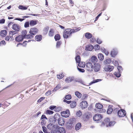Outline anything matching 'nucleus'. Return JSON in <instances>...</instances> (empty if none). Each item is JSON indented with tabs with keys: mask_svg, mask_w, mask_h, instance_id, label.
<instances>
[{
	"mask_svg": "<svg viewBox=\"0 0 133 133\" xmlns=\"http://www.w3.org/2000/svg\"><path fill=\"white\" fill-rule=\"evenodd\" d=\"M70 31L69 29H66L63 34V36L64 38H67L71 36V34Z\"/></svg>",
	"mask_w": 133,
	"mask_h": 133,
	"instance_id": "f257e3e1",
	"label": "nucleus"
},
{
	"mask_svg": "<svg viewBox=\"0 0 133 133\" xmlns=\"http://www.w3.org/2000/svg\"><path fill=\"white\" fill-rule=\"evenodd\" d=\"M126 114L125 111L123 109H122L118 111V115L119 117L124 116Z\"/></svg>",
	"mask_w": 133,
	"mask_h": 133,
	"instance_id": "f03ea898",
	"label": "nucleus"
},
{
	"mask_svg": "<svg viewBox=\"0 0 133 133\" xmlns=\"http://www.w3.org/2000/svg\"><path fill=\"white\" fill-rule=\"evenodd\" d=\"M86 66L87 70L89 71H91L93 68V65L90 62L86 63Z\"/></svg>",
	"mask_w": 133,
	"mask_h": 133,
	"instance_id": "7ed1b4c3",
	"label": "nucleus"
},
{
	"mask_svg": "<svg viewBox=\"0 0 133 133\" xmlns=\"http://www.w3.org/2000/svg\"><path fill=\"white\" fill-rule=\"evenodd\" d=\"M61 115L62 116L65 118L68 117L70 115V112L69 110H67L65 111L62 112H61Z\"/></svg>",
	"mask_w": 133,
	"mask_h": 133,
	"instance_id": "20e7f679",
	"label": "nucleus"
},
{
	"mask_svg": "<svg viewBox=\"0 0 133 133\" xmlns=\"http://www.w3.org/2000/svg\"><path fill=\"white\" fill-rule=\"evenodd\" d=\"M102 117L101 114H96L93 117V119L95 121H97L100 120Z\"/></svg>",
	"mask_w": 133,
	"mask_h": 133,
	"instance_id": "39448f33",
	"label": "nucleus"
},
{
	"mask_svg": "<svg viewBox=\"0 0 133 133\" xmlns=\"http://www.w3.org/2000/svg\"><path fill=\"white\" fill-rule=\"evenodd\" d=\"M88 104L87 101H84L80 103V107L82 109H84L88 106Z\"/></svg>",
	"mask_w": 133,
	"mask_h": 133,
	"instance_id": "423d86ee",
	"label": "nucleus"
},
{
	"mask_svg": "<svg viewBox=\"0 0 133 133\" xmlns=\"http://www.w3.org/2000/svg\"><path fill=\"white\" fill-rule=\"evenodd\" d=\"M114 68V67L112 66L108 65L105 66L104 69L105 71L110 72Z\"/></svg>",
	"mask_w": 133,
	"mask_h": 133,
	"instance_id": "0eeeda50",
	"label": "nucleus"
},
{
	"mask_svg": "<svg viewBox=\"0 0 133 133\" xmlns=\"http://www.w3.org/2000/svg\"><path fill=\"white\" fill-rule=\"evenodd\" d=\"M38 29L36 28H32L30 29L29 33L30 34L34 35L38 32Z\"/></svg>",
	"mask_w": 133,
	"mask_h": 133,
	"instance_id": "6e6552de",
	"label": "nucleus"
},
{
	"mask_svg": "<svg viewBox=\"0 0 133 133\" xmlns=\"http://www.w3.org/2000/svg\"><path fill=\"white\" fill-rule=\"evenodd\" d=\"M12 28L13 30L16 31H19L21 29V27L19 25L16 24H14L12 25Z\"/></svg>",
	"mask_w": 133,
	"mask_h": 133,
	"instance_id": "1a4fd4ad",
	"label": "nucleus"
},
{
	"mask_svg": "<svg viewBox=\"0 0 133 133\" xmlns=\"http://www.w3.org/2000/svg\"><path fill=\"white\" fill-rule=\"evenodd\" d=\"M97 61L98 59L97 57L95 56H92L90 60V62L94 64H95Z\"/></svg>",
	"mask_w": 133,
	"mask_h": 133,
	"instance_id": "9d476101",
	"label": "nucleus"
},
{
	"mask_svg": "<svg viewBox=\"0 0 133 133\" xmlns=\"http://www.w3.org/2000/svg\"><path fill=\"white\" fill-rule=\"evenodd\" d=\"M24 38L22 36L20 35L16 36L15 38V40L16 42H19L22 41Z\"/></svg>",
	"mask_w": 133,
	"mask_h": 133,
	"instance_id": "9b49d317",
	"label": "nucleus"
},
{
	"mask_svg": "<svg viewBox=\"0 0 133 133\" xmlns=\"http://www.w3.org/2000/svg\"><path fill=\"white\" fill-rule=\"evenodd\" d=\"M56 126L52 123H50L48 124L47 126V129L51 130H52L55 129L56 128Z\"/></svg>",
	"mask_w": 133,
	"mask_h": 133,
	"instance_id": "f8f14e48",
	"label": "nucleus"
},
{
	"mask_svg": "<svg viewBox=\"0 0 133 133\" xmlns=\"http://www.w3.org/2000/svg\"><path fill=\"white\" fill-rule=\"evenodd\" d=\"M61 117L59 114H56L53 117V118H54V122H57Z\"/></svg>",
	"mask_w": 133,
	"mask_h": 133,
	"instance_id": "ddd939ff",
	"label": "nucleus"
},
{
	"mask_svg": "<svg viewBox=\"0 0 133 133\" xmlns=\"http://www.w3.org/2000/svg\"><path fill=\"white\" fill-rule=\"evenodd\" d=\"M117 53V49L116 48L113 49L111 51V55L112 57H114Z\"/></svg>",
	"mask_w": 133,
	"mask_h": 133,
	"instance_id": "4468645a",
	"label": "nucleus"
},
{
	"mask_svg": "<svg viewBox=\"0 0 133 133\" xmlns=\"http://www.w3.org/2000/svg\"><path fill=\"white\" fill-rule=\"evenodd\" d=\"M94 70L95 72L98 71L100 70V65L99 64L97 63L96 64H94Z\"/></svg>",
	"mask_w": 133,
	"mask_h": 133,
	"instance_id": "2eb2a0df",
	"label": "nucleus"
},
{
	"mask_svg": "<svg viewBox=\"0 0 133 133\" xmlns=\"http://www.w3.org/2000/svg\"><path fill=\"white\" fill-rule=\"evenodd\" d=\"M73 76H69L67 77L65 79V81L66 83H69L72 81Z\"/></svg>",
	"mask_w": 133,
	"mask_h": 133,
	"instance_id": "dca6fc26",
	"label": "nucleus"
},
{
	"mask_svg": "<svg viewBox=\"0 0 133 133\" xmlns=\"http://www.w3.org/2000/svg\"><path fill=\"white\" fill-rule=\"evenodd\" d=\"M59 131H57L55 132H53V133H65V130L64 128L63 127H59L58 129Z\"/></svg>",
	"mask_w": 133,
	"mask_h": 133,
	"instance_id": "f3484780",
	"label": "nucleus"
},
{
	"mask_svg": "<svg viewBox=\"0 0 133 133\" xmlns=\"http://www.w3.org/2000/svg\"><path fill=\"white\" fill-rule=\"evenodd\" d=\"M94 49L93 46L91 45H88L86 46L85 50L89 51H92Z\"/></svg>",
	"mask_w": 133,
	"mask_h": 133,
	"instance_id": "a211bd4d",
	"label": "nucleus"
},
{
	"mask_svg": "<svg viewBox=\"0 0 133 133\" xmlns=\"http://www.w3.org/2000/svg\"><path fill=\"white\" fill-rule=\"evenodd\" d=\"M48 35L50 37H53L54 35V30L52 29H50Z\"/></svg>",
	"mask_w": 133,
	"mask_h": 133,
	"instance_id": "6ab92c4d",
	"label": "nucleus"
},
{
	"mask_svg": "<svg viewBox=\"0 0 133 133\" xmlns=\"http://www.w3.org/2000/svg\"><path fill=\"white\" fill-rule=\"evenodd\" d=\"M84 116L85 117V119H89L92 117L91 113L90 112H87L85 114Z\"/></svg>",
	"mask_w": 133,
	"mask_h": 133,
	"instance_id": "aec40b11",
	"label": "nucleus"
},
{
	"mask_svg": "<svg viewBox=\"0 0 133 133\" xmlns=\"http://www.w3.org/2000/svg\"><path fill=\"white\" fill-rule=\"evenodd\" d=\"M59 125L61 126L63 125L65 123V121L64 119L62 117H61L60 119L58 120L57 122Z\"/></svg>",
	"mask_w": 133,
	"mask_h": 133,
	"instance_id": "412c9836",
	"label": "nucleus"
},
{
	"mask_svg": "<svg viewBox=\"0 0 133 133\" xmlns=\"http://www.w3.org/2000/svg\"><path fill=\"white\" fill-rule=\"evenodd\" d=\"M37 21L36 20H31L30 21V25L31 26H33L36 25L37 24Z\"/></svg>",
	"mask_w": 133,
	"mask_h": 133,
	"instance_id": "4be33fe9",
	"label": "nucleus"
},
{
	"mask_svg": "<svg viewBox=\"0 0 133 133\" xmlns=\"http://www.w3.org/2000/svg\"><path fill=\"white\" fill-rule=\"evenodd\" d=\"M7 34L6 31L5 30H3L1 31L0 32V35L3 37L5 36Z\"/></svg>",
	"mask_w": 133,
	"mask_h": 133,
	"instance_id": "5701e85b",
	"label": "nucleus"
},
{
	"mask_svg": "<svg viewBox=\"0 0 133 133\" xmlns=\"http://www.w3.org/2000/svg\"><path fill=\"white\" fill-rule=\"evenodd\" d=\"M61 88V85L60 84H58L54 89L52 91L53 92H55L56 90L59 89Z\"/></svg>",
	"mask_w": 133,
	"mask_h": 133,
	"instance_id": "b1692460",
	"label": "nucleus"
},
{
	"mask_svg": "<svg viewBox=\"0 0 133 133\" xmlns=\"http://www.w3.org/2000/svg\"><path fill=\"white\" fill-rule=\"evenodd\" d=\"M110 122V120L109 118H106L104 121L103 123L104 124H106V126L108 127V124Z\"/></svg>",
	"mask_w": 133,
	"mask_h": 133,
	"instance_id": "393cba45",
	"label": "nucleus"
},
{
	"mask_svg": "<svg viewBox=\"0 0 133 133\" xmlns=\"http://www.w3.org/2000/svg\"><path fill=\"white\" fill-rule=\"evenodd\" d=\"M98 58L100 61H102L104 59V56L101 53H99L98 55Z\"/></svg>",
	"mask_w": 133,
	"mask_h": 133,
	"instance_id": "a878e982",
	"label": "nucleus"
},
{
	"mask_svg": "<svg viewBox=\"0 0 133 133\" xmlns=\"http://www.w3.org/2000/svg\"><path fill=\"white\" fill-rule=\"evenodd\" d=\"M42 36L41 35H36L35 37L36 40L38 41H40L42 39Z\"/></svg>",
	"mask_w": 133,
	"mask_h": 133,
	"instance_id": "bb28decb",
	"label": "nucleus"
},
{
	"mask_svg": "<svg viewBox=\"0 0 133 133\" xmlns=\"http://www.w3.org/2000/svg\"><path fill=\"white\" fill-rule=\"evenodd\" d=\"M75 95L78 98H80L82 96V94L78 91H76L75 92Z\"/></svg>",
	"mask_w": 133,
	"mask_h": 133,
	"instance_id": "cd10ccee",
	"label": "nucleus"
},
{
	"mask_svg": "<svg viewBox=\"0 0 133 133\" xmlns=\"http://www.w3.org/2000/svg\"><path fill=\"white\" fill-rule=\"evenodd\" d=\"M81 127V124L80 123H77L75 126V129L76 130H78Z\"/></svg>",
	"mask_w": 133,
	"mask_h": 133,
	"instance_id": "c85d7f7f",
	"label": "nucleus"
},
{
	"mask_svg": "<svg viewBox=\"0 0 133 133\" xmlns=\"http://www.w3.org/2000/svg\"><path fill=\"white\" fill-rule=\"evenodd\" d=\"M85 36L88 39H90L92 37V35L90 33L87 32L85 34Z\"/></svg>",
	"mask_w": 133,
	"mask_h": 133,
	"instance_id": "c756f323",
	"label": "nucleus"
},
{
	"mask_svg": "<svg viewBox=\"0 0 133 133\" xmlns=\"http://www.w3.org/2000/svg\"><path fill=\"white\" fill-rule=\"evenodd\" d=\"M78 65L80 67L84 68L85 66V63L84 62H80L79 63Z\"/></svg>",
	"mask_w": 133,
	"mask_h": 133,
	"instance_id": "7c9ffc66",
	"label": "nucleus"
},
{
	"mask_svg": "<svg viewBox=\"0 0 133 133\" xmlns=\"http://www.w3.org/2000/svg\"><path fill=\"white\" fill-rule=\"evenodd\" d=\"M75 58L77 63H79L80 62L81 58L79 55H76Z\"/></svg>",
	"mask_w": 133,
	"mask_h": 133,
	"instance_id": "2f4dec72",
	"label": "nucleus"
},
{
	"mask_svg": "<svg viewBox=\"0 0 133 133\" xmlns=\"http://www.w3.org/2000/svg\"><path fill=\"white\" fill-rule=\"evenodd\" d=\"M111 62V60L109 58L106 59L105 61H104V64H109Z\"/></svg>",
	"mask_w": 133,
	"mask_h": 133,
	"instance_id": "473e14b6",
	"label": "nucleus"
},
{
	"mask_svg": "<svg viewBox=\"0 0 133 133\" xmlns=\"http://www.w3.org/2000/svg\"><path fill=\"white\" fill-rule=\"evenodd\" d=\"M27 33V31L26 30L22 31V35L24 38H25V36H26Z\"/></svg>",
	"mask_w": 133,
	"mask_h": 133,
	"instance_id": "72a5a7b5",
	"label": "nucleus"
},
{
	"mask_svg": "<svg viewBox=\"0 0 133 133\" xmlns=\"http://www.w3.org/2000/svg\"><path fill=\"white\" fill-rule=\"evenodd\" d=\"M76 102L75 101H73L70 104V107L71 108H73L76 106Z\"/></svg>",
	"mask_w": 133,
	"mask_h": 133,
	"instance_id": "f704fd0d",
	"label": "nucleus"
},
{
	"mask_svg": "<svg viewBox=\"0 0 133 133\" xmlns=\"http://www.w3.org/2000/svg\"><path fill=\"white\" fill-rule=\"evenodd\" d=\"M101 81V79H95V80H94L92 81L91 82L89 83V85H90L93 83L98 82L100 81Z\"/></svg>",
	"mask_w": 133,
	"mask_h": 133,
	"instance_id": "c9c22d12",
	"label": "nucleus"
},
{
	"mask_svg": "<svg viewBox=\"0 0 133 133\" xmlns=\"http://www.w3.org/2000/svg\"><path fill=\"white\" fill-rule=\"evenodd\" d=\"M96 107L98 109L102 108L103 107V105L101 104L98 103L96 104Z\"/></svg>",
	"mask_w": 133,
	"mask_h": 133,
	"instance_id": "e433bc0d",
	"label": "nucleus"
},
{
	"mask_svg": "<svg viewBox=\"0 0 133 133\" xmlns=\"http://www.w3.org/2000/svg\"><path fill=\"white\" fill-rule=\"evenodd\" d=\"M49 28V27L48 26H46L44 28L43 30V32L44 34H46L47 33Z\"/></svg>",
	"mask_w": 133,
	"mask_h": 133,
	"instance_id": "4c0bfd02",
	"label": "nucleus"
},
{
	"mask_svg": "<svg viewBox=\"0 0 133 133\" xmlns=\"http://www.w3.org/2000/svg\"><path fill=\"white\" fill-rule=\"evenodd\" d=\"M56 41L59 40L61 38L60 35L59 34L55 35L54 37Z\"/></svg>",
	"mask_w": 133,
	"mask_h": 133,
	"instance_id": "58836bf2",
	"label": "nucleus"
},
{
	"mask_svg": "<svg viewBox=\"0 0 133 133\" xmlns=\"http://www.w3.org/2000/svg\"><path fill=\"white\" fill-rule=\"evenodd\" d=\"M12 36L10 35L9 36H7L5 38V39L8 41H10L12 40Z\"/></svg>",
	"mask_w": 133,
	"mask_h": 133,
	"instance_id": "ea45409f",
	"label": "nucleus"
},
{
	"mask_svg": "<svg viewBox=\"0 0 133 133\" xmlns=\"http://www.w3.org/2000/svg\"><path fill=\"white\" fill-rule=\"evenodd\" d=\"M33 37V35L30 34L27 35L25 38L28 39H32Z\"/></svg>",
	"mask_w": 133,
	"mask_h": 133,
	"instance_id": "a19ab883",
	"label": "nucleus"
},
{
	"mask_svg": "<svg viewBox=\"0 0 133 133\" xmlns=\"http://www.w3.org/2000/svg\"><path fill=\"white\" fill-rule=\"evenodd\" d=\"M9 35H10L12 36L14 35H15L17 33V32L14 31H10L9 32Z\"/></svg>",
	"mask_w": 133,
	"mask_h": 133,
	"instance_id": "79ce46f5",
	"label": "nucleus"
},
{
	"mask_svg": "<svg viewBox=\"0 0 133 133\" xmlns=\"http://www.w3.org/2000/svg\"><path fill=\"white\" fill-rule=\"evenodd\" d=\"M56 127H57V126ZM58 129H59V127H56V128H55L54 129L52 130L51 131V133H53L54 132H55L56 131H59Z\"/></svg>",
	"mask_w": 133,
	"mask_h": 133,
	"instance_id": "37998d69",
	"label": "nucleus"
},
{
	"mask_svg": "<svg viewBox=\"0 0 133 133\" xmlns=\"http://www.w3.org/2000/svg\"><path fill=\"white\" fill-rule=\"evenodd\" d=\"M97 111L100 113L104 112L106 111L105 110L102 108L99 109Z\"/></svg>",
	"mask_w": 133,
	"mask_h": 133,
	"instance_id": "c03bdc74",
	"label": "nucleus"
},
{
	"mask_svg": "<svg viewBox=\"0 0 133 133\" xmlns=\"http://www.w3.org/2000/svg\"><path fill=\"white\" fill-rule=\"evenodd\" d=\"M115 123V122L114 121L110 122L108 124V126L111 127L112 126H113Z\"/></svg>",
	"mask_w": 133,
	"mask_h": 133,
	"instance_id": "a18cd8bd",
	"label": "nucleus"
},
{
	"mask_svg": "<svg viewBox=\"0 0 133 133\" xmlns=\"http://www.w3.org/2000/svg\"><path fill=\"white\" fill-rule=\"evenodd\" d=\"M120 73L119 72H115L114 73V74L117 77H119L121 75Z\"/></svg>",
	"mask_w": 133,
	"mask_h": 133,
	"instance_id": "49530a36",
	"label": "nucleus"
},
{
	"mask_svg": "<svg viewBox=\"0 0 133 133\" xmlns=\"http://www.w3.org/2000/svg\"><path fill=\"white\" fill-rule=\"evenodd\" d=\"M88 95L87 94H84L83 95L82 97V100H85L87 98Z\"/></svg>",
	"mask_w": 133,
	"mask_h": 133,
	"instance_id": "de8ad7c7",
	"label": "nucleus"
},
{
	"mask_svg": "<svg viewBox=\"0 0 133 133\" xmlns=\"http://www.w3.org/2000/svg\"><path fill=\"white\" fill-rule=\"evenodd\" d=\"M113 109L112 108H109L107 110V113L108 114H110L111 113Z\"/></svg>",
	"mask_w": 133,
	"mask_h": 133,
	"instance_id": "09e8293b",
	"label": "nucleus"
},
{
	"mask_svg": "<svg viewBox=\"0 0 133 133\" xmlns=\"http://www.w3.org/2000/svg\"><path fill=\"white\" fill-rule=\"evenodd\" d=\"M64 77V75L62 74L61 75H57V78L59 79H61L62 78Z\"/></svg>",
	"mask_w": 133,
	"mask_h": 133,
	"instance_id": "8fccbe9b",
	"label": "nucleus"
},
{
	"mask_svg": "<svg viewBox=\"0 0 133 133\" xmlns=\"http://www.w3.org/2000/svg\"><path fill=\"white\" fill-rule=\"evenodd\" d=\"M65 98L66 99H70L71 98V96L70 95H68L65 97Z\"/></svg>",
	"mask_w": 133,
	"mask_h": 133,
	"instance_id": "3c124183",
	"label": "nucleus"
},
{
	"mask_svg": "<svg viewBox=\"0 0 133 133\" xmlns=\"http://www.w3.org/2000/svg\"><path fill=\"white\" fill-rule=\"evenodd\" d=\"M54 113L53 111L49 110H47L46 111V114L49 115L52 114Z\"/></svg>",
	"mask_w": 133,
	"mask_h": 133,
	"instance_id": "603ef678",
	"label": "nucleus"
},
{
	"mask_svg": "<svg viewBox=\"0 0 133 133\" xmlns=\"http://www.w3.org/2000/svg\"><path fill=\"white\" fill-rule=\"evenodd\" d=\"M118 70L119 71V72H121L123 70V69L121 66H118L117 68Z\"/></svg>",
	"mask_w": 133,
	"mask_h": 133,
	"instance_id": "864d4df0",
	"label": "nucleus"
},
{
	"mask_svg": "<svg viewBox=\"0 0 133 133\" xmlns=\"http://www.w3.org/2000/svg\"><path fill=\"white\" fill-rule=\"evenodd\" d=\"M61 43V42L58 41L57 43L56 47L57 48H59V47Z\"/></svg>",
	"mask_w": 133,
	"mask_h": 133,
	"instance_id": "5fc2aeb1",
	"label": "nucleus"
},
{
	"mask_svg": "<svg viewBox=\"0 0 133 133\" xmlns=\"http://www.w3.org/2000/svg\"><path fill=\"white\" fill-rule=\"evenodd\" d=\"M29 22H26L24 24V27L25 28H27L29 26Z\"/></svg>",
	"mask_w": 133,
	"mask_h": 133,
	"instance_id": "6e6d98bb",
	"label": "nucleus"
},
{
	"mask_svg": "<svg viewBox=\"0 0 133 133\" xmlns=\"http://www.w3.org/2000/svg\"><path fill=\"white\" fill-rule=\"evenodd\" d=\"M26 42H27V41H25L24 42H23V44H22L21 43H20L18 44L17 45V46L18 47L20 45H23V46H25V45H26V44H25V43Z\"/></svg>",
	"mask_w": 133,
	"mask_h": 133,
	"instance_id": "4d7b16f0",
	"label": "nucleus"
},
{
	"mask_svg": "<svg viewBox=\"0 0 133 133\" xmlns=\"http://www.w3.org/2000/svg\"><path fill=\"white\" fill-rule=\"evenodd\" d=\"M100 48V47L99 45L98 44H96L95 45V49L96 50H99Z\"/></svg>",
	"mask_w": 133,
	"mask_h": 133,
	"instance_id": "13d9d810",
	"label": "nucleus"
},
{
	"mask_svg": "<svg viewBox=\"0 0 133 133\" xmlns=\"http://www.w3.org/2000/svg\"><path fill=\"white\" fill-rule=\"evenodd\" d=\"M45 119L46 120H48V119L44 115H42L41 118V119Z\"/></svg>",
	"mask_w": 133,
	"mask_h": 133,
	"instance_id": "bf43d9fd",
	"label": "nucleus"
},
{
	"mask_svg": "<svg viewBox=\"0 0 133 133\" xmlns=\"http://www.w3.org/2000/svg\"><path fill=\"white\" fill-rule=\"evenodd\" d=\"M51 94V90H49L47 92L45 93V95L46 96H48Z\"/></svg>",
	"mask_w": 133,
	"mask_h": 133,
	"instance_id": "052dcab7",
	"label": "nucleus"
},
{
	"mask_svg": "<svg viewBox=\"0 0 133 133\" xmlns=\"http://www.w3.org/2000/svg\"><path fill=\"white\" fill-rule=\"evenodd\" d=\"M74 28L75 29V31L76 32L79 31L81 29V28L80 27H77V28L76 27H75Z\"/></svg>",
	"mask_w": 133,
	"mask_h": 133,
	"instance_id": "680f3d73",
	"label": "nucleus"
},
{
	"mask_svg": "<svg viewBox=\"0 0 133 133\" xmlns=\"http://www.w3.org/2000/svg\"><path fill=\"white\" fill-rule=\"evenodd\" d=\"M42 120V121L41 122V124L42 125L45 124L46 123V121L47 120H46L45 119H43Z\"/></svg>",
	"mask_w": 133,
	"mask_h": 133,
	"instance_id": "e2e57ef3",
	"label": "nucleus"
},
{
	"mask_svg": "<svg viewBox=\"0 0 133 133\" xmlns=\"http://www.w3.org/2000/svg\"><path fill=\"white\" fill-rule=\"evenodd\" d=\"M81 115L82 112L80 111H78L76 114V115L78 117L80 116Z\"/></svg>",
	"mask_w": 133,
	"mask_h": 133,
	"instance_id": "0e129e2a",
	"label": "nucleus"
},
{
	"mask_svg": "<svg viewBox=\"0 0 133 133\" xmlns=\"http://www.w3.org/2000/svg\"><path fill=\"white\" fill-rule=\"evenodd\" d=\"M77 69L80 72H83L85 71V70L83 69L80 68L78 67H77Z\"/></svg>",
	"mask_w": 133,
	"mask_h": 133,
	"instance_id": "69168bd1",
	"label": "nucleus"
},
{
	"mask_svg": "<svg viewBox=\"0 0 133 133\" xmlns=\"http://www.w3.org/2000/svg\"><path fill=\"white\" fill-rule=\"evenodd\" d=\"M69 29L70 30V32H71V34L73 33H75L76 32L74 28L72 29Z\"/></svg>",
	"mask_w": 133,
	"mask_h": 133,
	"instance_id": "338daca9",
	"label": "nucleus"
},
{
	"mask_svg": "<svg viewBox=\"0 0 133 133\" xmlns=\"http://www.w3.org/2000/svg\"><path fill=\"white\" fill-rule=\"evenodd\" d=\"M5 41H2L0 42V45L2 46L3 45H5Z\"/></svg>",
	"mask_w": 133,
	"mask_h": 133,
	"instance_id": "774afa93",
	"label": "nucleus"
}]
</instances>
